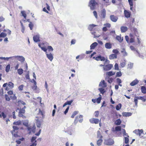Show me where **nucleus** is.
<instances>
[{
    "instance_id": "nucleus-16",
    "label": "nucleus",
    "mask_w": 146,
    "mask_h": 146,
    "mask_svg": "<svg viewBox=\"0 0 146 146\" xmlns=\"http://www.w3.org/2000/svg\"><path fill=\"white\" fill-rule=\"evenodd\" d=\"M98 44L96 42H94L90 46L91 49H93L98 45Z\"/></svg>"
},
{
    "instance_id": "nucleus-22",
    "label": "nucleus",
    "mask_w": 146,
    "mask_h": 146,
    "mask_svg": "<svg viewBox=\"0 0 146 146\" xmlns=\"http://www.w3.org/2000/svg\"><path fill=\"white\" fill-rule=\"evenodd\" d=\"M117 55L114 54H112L110 55L109 56V58L110 59L112 60L116 58H117Z\"/></svg>"
},
{
    "instance_id": "nucleus-36",
    "label": "nucleus",
    "mask_w": 146,
    "mask_h": 146,
    "mask_svg": "<svg viewBox=\"0 0 146 146\" xmlns=\"http://www.w3.org/2000/svg\"><path fill=\"white\" fill-rule=\"evenodd\" d=\"M8 85L11 88H13L14 87V84L11 82H9L8 84Z\"/></svg>"
},
{
    "instance_id": "nucleus-56",
    "label": "nucleus",
    "mask_w": 146,
    "mask_h": 146,
    "mask_svg": "<svg viewBox=\"0 0 146 146\" xmlns=\"http://www.w3.org/2000/svg\"><path fill=\"white\" fill-rule=\"evenodd\" d=\"M130 6H133V2L132 0H128Z\"/></svg>"
},
{
    "instance_id": "nucleus-21",
    "label": "nucleus",
    "mask_w": 146,
    "mask_h": 146,
    "mask_svg": "<svg viewBox=\"0 0 146 146\" xmlns=\"http://www.w3.org/2000/svg\"><path fill=\"white\" fill-rule=\"evenodd\" d=\"M97 26V25H96L93 24L90 25L88 27V29L90 31H92L94 27Z\"/></svg>"
},
{
    "instance_id": "nucleus-64",
    "label": "nucleus",
    "mask_w": 146,
    "mask_h": 146,
    "mask_svg": "<svg viewBox=\"0 0 146 146\" xmlns=\"http://www.w3.org/2000/svg\"><path fill=\"white\" fill-rule=\"evenodd\" d=\"M28 123V121H25V122L23 123V125H25V126H27Z\"/></svg>"
},
{
    "instance_id": "nucleus-55",
    "label": "nucleus",
    "mask_w": 146,
    "mask_h": 146,
    "mask_svg": "<svg viewBox=\"0 0 146 146\" xmlns=\"http://www.w3.org/2000/svg\"><path fill=\"white\" fill-rule=\"evenodd\" d=\"M104 26L106 27H108L110 28L111 27L110 24L108 23L105 24H104Z\"/></svg>"
},
{
    "instance_id": "nucleus-43",
    "label": "nucleus",
    "mask_w": 146,
    "mask_h": 146,
    "mask_svg": "<svg viewBox=\"0 0 146 146\" xmlns=\"http://www.w3.org/2000/svg\"><path fill=\"white\" fill-rule=\"evenodd\" d=\"M114 69L115 70H119V69L118 67V64L117 63H115L114 66Z\"/></svg>"
},
{
    "instance_id": "nucleus-53",
    "label": "nucleus",
    "mask_w": 146,
    "mask_h": 146,
    "mask_svg": "<svg viewBox=\"0 0 146 146\" xmlns=\"http://www.w3.org/2000/svg\"><path fill=\"white\" fill-rule=\"evenodd\" d=\"M10 98L11 99L13 100H15L16 98V96L14 95L13 96H10Z\"/></svg>"
},
{
    "instance_id": "nucleus-62",
    "label": "nucleus",
    "mask_w": 146,
    "mask_h": 146,
    "mask_svg": "<svg viewBox=\"0 0 146 146\" xmlns=\"http://www.w3.org/2000/svg\"><path fill=\"white\" fill-rule=\"evenodd\" d=\"M41 49L43 51H44V52H46V53H47V52L46 51L47 49L45 47H42V48H41Z\"/></svg>"
},
{
    "instance_id": "nucleus-33",
    "label": "nucleus",
    "mask_w": 146,
    "mask_h": 146,
    "mask_svg": "<svg viewBox=\"0 0 146 146\" xmlns=\"http://www.w3.org/2000/svg\"><path fill=\"white\" fill-rule=\"evenodd\" d=\"M21 13L22 15V16L24 17L25 19H26L27 17V15L25 13V11H21Z\"/></svg>"
},
{
    "instance_id": "nucleus-12",
    "label": "nucleus",
    "mask_w": 146,
    "mask_h": 146,
    "mask_svg": "<svg viewBox=\"0 0 146 146\" xmlns=\"http://www.w3.org/2000/svg\"><path fill=\"white\" fill-rule=\"evenodd\" d=\"M139 82V81L137 79H135L130 83V85L131 86H134L137 84Z\"/></svg>"
},
{
    "instance_id": "nucleus-26",
    "label": "nucleus",
    "mask_w": 146,
    "mask_h": 146,
    "mask_svg": "<svg viewBox=\"0 0 146 146\" xmlns=\"http://www.w3.org/2000/svg\"><path fill=\"white\" fill-rule=\"evenodd\" d=\"M106 15V11L105 9L102 10V16L103 18H104L105 17Z\"/></svg>"
},
{
    "instance_id": "nucleus-61",
    "label": "nucleus",
    "mask_w": 146,
    "mask_h": 146,
    "mask_svg": "<svg viewBox=\"0 0 146 146\" xmlns=\"http://www.w3.org/2000/svg\"><path fill=\"white\" fill-rule=\"evenodd\" d=\"M23 85H21L18 88L20 90H22L23 89Z\"/></svg>"
},
{
    "instance_id": "nucleus-18",
    "label": "nucleus",
    "mask_w": 146,
    "mask_h": 146,
    "mask_svg": "<svg viewBox=\"0 0 146 146\" xmlns=\"http://www.w3.org/2000/svg\"><path fill=\"white\" fill-rule=\"evenodd\" d=\"M121 31V32L124 33L127 30V28L126 27L122 26L120 28Z\"/></svg>"
},
{
    "instance_id": "nucleus-42",
    "label": "nucleus",
    "mask_w": 146,
    "mask_h": 146,
    "mask_svg": "<svg viewBox=\"0 0 146 146\" xmlns=\"http://www.w3.org/2000/svg\"><path fill=\"white\" fill-rule=\"evenodd\" d=\"M36 137H32L31 140V142H35V141H36Z\"/></svg>"
},
{
    "instance_id": "nucleus-63",
    "label": "nucleus",
    "mask_w": 146,
    "mask_h": 146,
    "mask_svg": "<svg viewBox=\"0 0 146 146\" xmlns=\"http://www.w3.org/2000/svg\"><path fill=\"white\" fill-rule=\"evenodd\" d=\"M125 39L126 40L127 42L128 43H129V38L128 36H127V35L125 36Z\"/></svg>"
},
{
    "instance_id": "nucleus-24",
    "label": "nucleus",
    "mask_w": 146,
    "mask_h": 146,
    "mask_svg": "<svg viewBox=\"0 0 146 146\" xmlns=\"http://www.w3.org/2000/svg\"><path fill=\"white\" fill-rule=\"evenodd\" d=\"M73 101H67L63 105V107H64L67 105H70L72 103Z\"/></svg>"
},
{
    "instance_id": "nucleus-57",
    "label": "nucleus",
    "mask_w": 146,
    "mask_h": 146,
    "mask_svg": "<svg viewBox=\"0 0 146 146\" xmlns=\"http://www.w3.org/2000/svg\"><path fill=\"white\" fill-rule=\"evenodd\" d=\"M37 145L36 141H35V142L32 143L30 146H36Z\"/></svg>"
},
{
    "instance_id": "nucleus-51",
    "label": "nucleus",
    "mask_w": 146,
    "mask_h": 146,
    "mask_svg": "<svg viewBox=\"0 0 146 146\" xmlns=\"http://www.w3.org/2000/svg\"><path fill=\"white\" fill-rule=\"evenodd\" d=\"M116 81L117 82L118 84H120L122 82L121 80L119 78H117L116 79Z\"/></svg>"
},
{
    "instance_id": "nucleus-20",
    "label": "nucleus",
    "mask_w": 146,
    "mask_h": 146,
    "mask_svg": "<svg viewBox=\"0 0 146 146\" xmlns=\"http://www.w3.org/2000/svg\"><path fill=\"white\" fill-rule=\"evenodd\" d=\"M116 39L120 42H121L123 40V38H121V35H120V36H117L116 37Z\"/></svg>"
},
{
    "instance_id": "nucleus-8",
    "label": "nucleus",
    "mask_w": 146,
    "mask_h": 146,
    "mask_svg": "<svg viewBox=\"0 0 146 146\" xmlns=\"http://www.w3.org/2000/svg\"><path fill=\"white\" fill-rule=\"evenodd\" d=\"M114 143V141L112 139H109L106 141V144L108 145H111Z\"/></svg>"
},
{
    "instance_id": "nucleus-14",
    "label": "nucleus",
    "mask_w": 146,
    "mask_h": 146,
    "mask_svg": "<svg viewBox=\"0 0 146 146\" xmlns=\"http://www.w3.org/2000/svg\"><path fill=\"white\" fill-rule=\"evenodd\" d=\"M35 125H33L32 127L31 126L27 127L28 130L30 131H33L34 130H35Z\"/></svg>"
},
{
    "instance_id": "nucleus-48",
    "label": "nucleus",
    "mask_w": 146,
    "mask_h": 146,
    "mask_svg": "<svg viewBox=\"0 0 146 146\" xmlns=\"http://www.w3.org/2000/svg\"><path fill=\"white\" fill-rule=\"evenodd\" d=\"M47 48L49 50V51H52L53 50V49L52 47L50 46H48Z\"/></svg>"
},
{
    "instance_id": "nucleus-10",
    "label": "nucleus",
    "mask_w": 146,
    "mask_h": 146,
    "mask_svg": "<svg viewBox=\"0 0 146 146\" xmlns=\"http://www.w3.org/2000/svg\"><path fill=\"white\" fill-rule=\"evenodd\" d=\"M124 14L125 17L126 18H129L131 15L130 12L127 10H125L124 11Z\"/></svg>"
},
{
    "instance_id": "nucleus-1",
    "label": "nucleus",
    "mask_w": 146,
    "mask_h": 146,
    "mask_svg": "<svg viewBox=\"0 0 146 146\" xmlns=\"http://www.w3.org/2000/svg\"><path fill=\"white\" fill-rule=\"evenodd\" d=\"M97 4V3L94 0H91L90 1L89 6L91 10H93L95 9L96 5Z\"/></svg>"
},
{
    "instance_id": "nucleus-47",
    "label": "nucleus",
    "mask_w": 146,
    "mask_h": 146,
    "mask_svg": "<svg viewBox=\"0 0 146 146\" xmlns=\"http://www.w3.org/2000/svg\"><path fill=\"white\" fill-rule=\"evenodd\" d=\"M122 75L121 73V71L117 72L116 73V77H120Z\"/></svg>"
},
{
    "instance_id": "nucleus-31",
    "label": "nucleus",
    "mask_w": 146,
    "mask_h": 146,
    "mask_svg": "<svg viewBox=\"0 0 146 146\" xmlns=\"http://www.w3.org/2000/svg\"><path fill=\"white\" fill-rule=\"evenodd\" d=\"M21 122L20 120H19L16 122H14L13 124L16 125H19L21 124Z\"/></svg>"
},
{
    "instance_id": "nucleus-29",
    "label": "nucleus",
    "mask_w": 146,
    "mask_h": 146,
    "mask_svg": "<svg viewBox=\"0 0 146 146\" xmlns=\"http://www.w3.org/2000/svg\"><path fill=\"white\" fill-rule=\"evenodd\" d=\"M10 69V64H8L6 67L5 71L6 72H8Z\"/></svg>"
},
{
    "instance_id": "nucleus-34",
    "label": "nucleus",
    "mask_w": 146,
    "mask_h": 146,
    "mask_svg": "<svg viewBox=\"0 0 146 146\" xmlns=\"http://www.w3.org/2000/svg\"><path fill=\"white\" fill-rule=\"evenodd\" d=\"M97 137L101 139L102 138V136L101 135L100 132L99 131H97Z\"/></svg>"
},
{
    "instance_id": "nucleus-40",
    "label": "nucleus",
    "mask_w": 146,
    "mask_h": 146,
    "mask_svg": "<svg viewBox=\"0 0 146 146\" xmlns=\"http://www.w3.org/2000/svg\"><path fill=\"white\" fill-rule=\"evenodd\" d=\"M129 137H128L127 136L125 137H124V138H125V142L126 144H127L128 143L129 140Z\"/></svg>"
},
{
    "instance_id": "nucleus-30",
    "label": "nucleus",
    "mask_w": 146,
    "mask_h": 146,
    "mask_svg": "<svg viewBox=\"0 0 146 146\" xmlns=\"http://www.w3.org/2000/svg\"><path fill=\"white\" fill-rule=\"evenodd\" d=\"M133 66V63H132L130 62L127 65V68H128L131 69L132 68Z\"/></svg>"
},
{
    "instance_id": "nucleus-59",
    "label": "nucleus",
    "mask_w": 146,
    "mask_h": 146,
    "mask_svg": "<svg viewBox=\"0 0 146 146\" xmlns=\"http://www.w3.org/2000/svg\"><path fill=\"white\" fill-rule=\"evenodd\" d=\"M25 110L24 109H20V110L19 112L21 113H25Z\"/></svg>"
},
{
    "instance_id": "nucleus-38",
    "label": "nucleus",
    "mask_w": 146,
    "mask_h": 146,
    "mask_svg": "<svg viewBox=\"0 0 146 146\" xmlns=\"http://www.w3.org/2000/svg\"><path fill=\"white\" fill-rule=\"evenodd\" d=\"M130 48L132 50L136 51L137 53H138V52L137 50L133 46H131L130 47Z\"/></svg>"
},
{
    "instance_id": "nucleus-3",
    "label": "nucleus",
    "mask_w": 146,
    "mask_h": 146,
    "mask_svg": "<svg viewBox=\"0 0 146 146\" xmlns=\"http://www.w3.org/2000/svg\"><path fill=\"white\" fill-rule=\"evenodd\" d=\"M113 67V65L112 64H108L107 65L104 66L103 68L105 71H108L111 70Z\"/></svg>"
},
{
    "instance_id": "nucleus-9",
    "label": "nucleus",
    "mask_w": 146,
    "mask_h": 146,
    "mask_svg": "<svg viewBox=\"0 0 146 146\" xmlns=\"http://www.w3.org/2000/svg\"><path fill=\"white\" fill-rule=\"evenodd\" d=\"M100 87L105 88L107 86V85L104 80L101 81L99 84Z\"/></svg>"
},
{
    "instance_id": "nucleus-37",
    "label": "nucleus",
    "mask_w": 146,
    "mask_h": 146,
    "mask_svg": "<svg viewBox=\"0 0 146 146\" xmlns=\"http://www.w3.org/2000/svg\"><path fill=\"white\" fill-rule=\"evenodd\" d=\"M121 107V104H118L116 106V109L117 110H119Z\"/></svg>"
},
{
    "instance_id": "nucleus-15",
    "label": "nucleus",
    "mask_w": 146,
    "mask_h": 146,
    "mask_svg": "<svg viewBox=\"0 0 146 146\" xmlns=\"http://www.w3.org/2000/svg\"><path fill=\"white\" fill-rule=\"evenodd\" d=\"M105 47L107 49H110L111 48V44L110 42L106 43L105 44Z\"/></svg>"
},
{
    "instance_id": "nucleus-27",
    "label": "nucleus",
    "mask_w": 146,
    "mask_h": 146,
    "mask_svg": "<svg viewBox=\"0 0 146 146\" xmlns=\"http://www.w3.org/2000/svg\"><path fill=\"white\" fill-rule=\"evenodd\" d=\"M18 74L20 75H21L23 73V70L22 69L19 68L17 70Z\"/></svg>"
},
{
    "instance_id": "nucleus-25",
    "label": "nucleus",
    "mask_w": 146,
    "mask_h": 146,
    "mask_svg": "<svg viewBox=\"0 0 146 146\" xmlns=\"http://www.w3.org/2000/svg\"><path fill=\"white\" fill-rule=\"evenodd\" d=\"M122 131L123 132V134L124 136H127L129 137L128 134L126 133L125 130V129H121Z\"/></svg>"
},
{
    "instance_id": "nucleus-28",
    "label": "nucleus",
    "mask_w": 146,
    "mask_h": 146,
    "mask_svg": "<svg viewBox=\"0 0 146 146\" xmlns=\"http://www.w3.org/2000/svg\"><path fill=\"white\" fill-rule=\"evenodd\" d=\"M41 121L39 120L36 121V125L37 127L40 128L41 126Z\"/></svg>"
},
{
    "instance_id": "nucleus-6",
    "label": "nucleus",
    "mask_w": 146,
    "mask_h": 146,
    "mask_svg": "<svg viewBox=\"0 0 146 146\" xmlns=\"http://www.w3.org/2000/svg\"><path fill=\"white\" fill-rule=\"evenodd\" d=\"M110 19L113 22H116L117 19L118 17L114 16V15H111L110 17Z\"/></svg>"
},
{
    "instance_id": "nucleus-35",
    "label": "nucleus",
    "mask_w": 146,
    "mask_h": 146,
    "mask_svg": "<svg viewBox=\"0 0 146 146\" xmlns=\"http://www.w3.org/2000/svg\"><path fill=\"white\" fill-rule=\"evenodd\" d=\"M142 92L144 94L146 93V89L144 86H142L141 87Z\"/></svg>"
},
{
    "instance_id": "nucleus-19",
    "label": "nucleus",
    "mask_w": 146,
    "mask_h": 146,
    "mask_svg": "<svg viewBox=\"0 0 146 146\" xmlns=\"http://www.w3.org/2000/svg\"><path fill=\"white\" fill-rule=\"evenodd\" d=\"M124 56H125L127 55V53L125 51V49L123 48L121 51Z\"/></svg>"
},
{
    "instance_id": "nucleus-11",
    "label": "nucleus",
    "mask_w": 146,
    "mask_h": 146,
    "mask_svg": "<svg viewBox=\"0 0 146 146\" xmlns=\"http://www.w3.org/2000/svg\"><path fill=\"white\" fill-rule=\"evenodd\" d=\"M46 55L47 57L49 60L50 61H52L53 58L52 54L51 53H50L49 54H48L47 53H46Z\"/></svg>"
},
{
    "instance_id": "nucleus-4",
    "label": "nucleus",
    "mask_w": 146,
    "mask_h": 146,
    "mask_svg": "<svg viewBox=\"0 0 146 146\" xmlns=\"http://www.w3.org/2000/svg\"><path fill=\"white\" fill-rule=\"evenodd\" d=\"M90 122L92 123L97 124L100 122V120L98 119L92 118L90 119Z\"/></svg>"
},
{
    "instance_id": "nucleus-5",
    "label": "nucleus",
    "mask_w": 146,
    "mask_h": 146,
    "mask_svg": "<svg viewBox=\"0 0 146 146\" xmlns=\"http://www.w3.org/2000/svg\"><path fill=\"white\" fill-rule=\"evenodd\" d=\"M39 38L40 35L38 34L34 36L33 37V40L35 42H39L40 41Z\"/></svg>"
},
{
    "instance_id": "nucleus-45",
    "label": "nucleus",
    "mask_w": 146,
    "mask_h": 146,
    "mask_svg": "<svg viewBox=\"0 0 146 146\" xmlns=\"http://www.w3.org/2000/svg\"><path fill=\"white\" fill-rule=\"evenodd\" d=\"M0 35L1 37H5L7 36V34L3 32H2L1 34Z\"/></svg>"
},
{
    "instance_id": "nucleus-7",
    "label": "nucleus",
    "mask_w": 146,
    "mask_h": 146,
    "mask_svg": "<svg viewBox=\"0 0 146 146\" xmlns=\"http://www.w3.org/2000/svg\"><path fill=\"white\" fill-rule=\"evenodd\" d=\"M143 129H136L133 131V132L137 135H138L140 136L141 133L143 132Z\"/></svg>"
},
{
    "instance_id": "nucleus-41",
    "label": "nucleus",
    "mask_w": 146,
    "mask_h": 146,
    "mask_svg": "<svg viewBox=\"0 0 146 146\" xmlns=\"http://www.w3.org/2000/svg\"><path fill=\"white\" fill-rule=\"evenodd\" d=\"M78 111H74L72 115L71 116V117L72 118H74V116H75V115H76L77 114H78Z\"/></svg>"
},
{
    "instance_id": "nucleus-50",
    "label": "nucleus",
    "mask_w": 146,
    "mask_h": 146,
    "mask_svg": "<svg viewBox=\"0 0 146 146\" xmlns=\"http://www.w3.org/2000/svg\"><path fill=\"white\" fill-rule=\"evenodd\" d=\"M113 79L112 78H109L108 80L107 81L109 83L111 84L113 81Z\"/></svg>"
},
{
    "instance_id": "nucleus-39",
    "label": "nucleus",
    "mask_w": 146,
    "mask_h": 146,
    "mask_svg": "<svg viewBox=\"0 0 146 146\" xmlns=\"http://www.w3.org/2000/svg\"><path fill=\"white\" fill-rule=\"evenodd\" d=\"M23 113L19 112L18 115L19 116V117H22L23 118H25L26 117L23 115Z\"/></svg>"
},
{
    "instance_id": "nucleus-13",
    "label": "nucleus",
    "mask_w": 146,
    "mask_h": 146,
    "mask_svg": "<svg viewBox=\"0 0 146 146\" xmlns=\"http://www.w3.org/2000/svg\"><path fill=\"white\" fill-rule=\"evenodd\" d=\"M122 115L125 117H129L132 115V113L131 112H124L122 113Z\"/></svg>"
},
{
    "instance_id": "nucleus-44",
    "label": "nucleus",
    "mask_w": 146,
    "mask_h": 146,
    "mask_svg": "<svg viewBox=\"0 0 146 146\" xmlns=\"http://www.w3.org/2000/svg\"><path fill=\"white\" fill-rule=\"evenodd\" d=\"M29 27L31 30L33 29V25L32 23V22H30V23L29 25Z\"/></svg>"
},
{
    "instance_id": "nucleus-46",
    "label": "nucleus",
    "mask_w": 146,
    "mask_h": 146,
    "mask_svg": "<svg viewBox=\"0 0 146 146\" xmlns=\"http://www.w3.org/2000/svg\"><path fill=\"white\" fill-rule=\"evenodd\" d=\"M121 127L119 126H117L115 127V130L117 131H120L121 130Z\"/></svg>"
},
{
    "instance_id": "nucleus-2",
    "label": "nucleus",
    "mask_w": 146,
    "mask_h": 146,
    "mask_svg": "<svg viewBox=\"0 0 146 146\" xmlns=\"http://www.w3.org/2000/svg\"><path fill=\"white\" fill-rule=\"evenodd\" d=\"M14 59H16L21 62H23L25 60V58L22 56H13Z\"/></svg>"
},
{
    "instance_id": "nucleus-32",
    "label": "nucleus",
    "mask_w": 146,
    "mask_h": 146,
    "mask_svg": "<svg viewBox=\"0 0 146 146\" xmlns=\"http://www.w3.org/2000/svg\"><path fill=\"white\" fill-rule=\"evenodd\" d=\"M103 140L100 139L98 140L97 142V144L98 146L100 145L102 142Z\"/></svg>"
},
{
    "instance_id": "nucleus-52",
    "label": "nucleus",
    "mask_w": 146,
    "mask_h": 146,
    "mask_svg": "<svg viewBox=\"0 0 146 146\" xmlns=\"http://www.w3.org/2000/svg\"><path fill=\"white\" fill-rule=\"evenodd\" d=\"M83 117V116L82 115H80V116H77L76 117L75 119H76L77 118V120L78 121L79 120V119L80 118H82Z\"/></svg>"
},
{
    "instance_id": "nucleus-17",
    "label": "nucleus",
    "mask_w": 146,
    "mask_h": 146,
    "mask_svg": "<svg viewBox=\"0 0 146 146\" xmlns=\"http://www.w3.org/2000/svg\"><path fill=\"white\" fill-rule=\"evenodd\" d=\"M115 72H113L111 71L106 72V74L107 76H110L115 75Z\"/></svg>"
},
{
    "instance_id": "nucleus-54",
    "label": "nucleus",
    "mask_w": 146,
    "mask_h": 146,
    "mask_svg": "<svg viewBox=\"0 0 146 146\" xmlns=\"http://www.w3.org/2000/svg\"><path fill=\"white\" fill-rule=\"evenodd\" d=\"M120 66L122 68L124 67L125 65V62H122L120 63Z\"/></svg>"
},
{
    "instance_id": "nucleus-23",
    "label": "nucleus",
    "mask_w": 146,
    "mask_h": 146,
    "mask_svg": "<svg viewBox=\"0 0 146 146\" xmlns=\"http://www.w3.org/2000/svg\"><path fill=\"white\" fill-rule=\"evenodd\" d=\"M121 121L119 119L115 121V123L116 125H120L121 124Z\"/></svg>"
},
{
    "instance_id": "nucleus-58",
    "label": "nucleus",
    "mask_w": 146,
    "mask_h": 146,
    "mask_svg": "<svg viewBox=\"0 0 146 146\" xmlns=\"http://www.w3.org/2000/svg\"><path fill=\"white\" fill-rule=\"evenodd\" d=\"M13 131L15 132V130H17L19 128L17 126H13Z\"/></svg>"
},
{
    "instance_id": "nucleus-60",
    "label": "nucleus",
    "mask_w": 146,
    "mask_h": 146,
    "mask_svg": "<svg viewBox=\"0 0 146 146\" xmlns=\"http://www.w3.org/2000/svg\"><path fill=\"white\" fill-rule=\"evenodd\" d=\"M113 52L115 54H117L119 53V51L117 49H113Z\"/></svg>"
},
{
    "instance_id": "nucleus-49",
    "label": "nucleus",
    "mask_w": 146,
    "mask_h": 146,
    "mask_svg": "<svg viewBox=\"0 0 146 146\" xmlns=\"http://www.w3.org/2000/svg\"><path fill=\"white\" fill-rule=\"evenodd\" d=\"M99 90L101 93L103 94L104 92V90L102 88H100L99 89Z\"/></svg>"
}]
</instances>
